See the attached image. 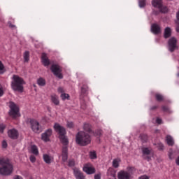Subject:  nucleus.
<instances>
[{
  "mask_svg": "<svg viewBox=\"0 0 179 179\" xmlns=\"http://www.w3.org/2000/svg\"><path fill=\"white\" fill-rule=\"evenodd\" d=\"M83 171L87 174H94L96 169L90 164H86L83 167Z\"/></svg>",
  "mask_w": 179,
  "mask_h": 179,
  "instance_id": "11",
  "label": "nucleus"
},
{
  "mask_svg": "<svg viewBox=\"0 0 179 179\" xmlns=\"http://www.w3.org/2000/svg\"><path fill=\"white\" fill-rule=\"evenodd\" d=\"M52 135V129H47L44 133L41 135V139L42 141H44V142H49L50 141V136Z\"/></svg>",
  "mask_w": 179,
  "mask_h": 179,
  "instance_id": "10",
  "label": "nucleus"
},
{
  "mask_svg": "<svg viewBox=\"0 0 179 179\" xmlns=\"http://www.w3.org/2000/svg\"><path fill=\"white\" fill-rule=\"evenodd\" d=\"M57 91L59 92V93H64V89L61 87L58 88Z\"/></svg>",
  "mask_w": 179,
  "mask_h": 179,
  "instance_id": "44",
  "label": "nucleus"
},
{
  "mask_svg": "<svg viewBox=\"0 0 179 179\" xmlns=\"http://www.w3.org/2000/svg\"><path fill=\"white\" fill-rule=\"evenodd\" d=\"M169 156V159L171 160H173V157H171V156H173V153H170Z\"/></svg>",
  "mask_w": 179,
  "mask_h": 179,
  "instance_id": "52",
  "label": "nucleus"
},
{
  "mask_svg": "<svg viewBox=\"0 0 179 179\" xmlns=\"http://www.w3.org/2000/svg\"><path fill=\"white\" fill-rule=\"evenodd\" d=\"M8 138L10 139L16 140L19 138V131L16 129H9L7 132Z\"/></svg>",
  "mask_w": 179,
  "mask_h": 179,
  "instance_id": "9",
  "label": "nucleus"
},
{
  "mask_svg": "<svg viewBox=\"0 0 179 179\" xmlns=\"http://www.w3.org/2000/svg\"><path fill=\"white\" fill-rule=\"evenodd\" d=\"M81 90H82L83 93H85L86 92V90H85V89L83 87L81 88Z\"/></svg>",
  "mask_w": 179,
  "mask_h": 179,
  "instance_id": "53",
  "label": "nucleus"
},
{
  "mask_svg": "<svg viewBox=\"0 0 179 179\" xmlns=\"http://www.w3.org/2000/svg\"><path fill=\"white\" fill-rule=\"evenodd\" d=\"M23 85H26V82L23 78H20L17 75H13V81L11 82V87L14 92H19L23 93L24 87Z\"/></svg>",
  "mask_w": 179,
  "mask_h": 179,
  "instance_id": "2",
  "label": "nucleus"
},
{
  "mask_svg": "<svg viewBox=\"0 0 179 179\" xmlns=\"http://www.w3.org/2000/svg\"><path fill=\"white\" fill-rule=\"evenodd\" d=\"M74 176L76 179H86L85 178L83 173H82V172L78 169L74 170Z\"/></svg>",
  "mask_w": 179,
  "mask_h": 179,
  "instance_id": "18",
  "label": "nucleus"
},
{
  "mask_svg": "<svg viewBox=\"0 0 179 179\" xmlns=\"http://www.w3.org/2000/svg\"><path fill=\"white\" fill-rule=\"evenodd\" d=\"M101 174L97 173L94 175V179H101Z\"/></svg>",
  "mask_w": 179,
  "mask_h": 179,
  "instance_id": "40",
  "label": "nucleus"
},
{
  "mask_svg": "<svg viewBox=\"0 0 179 179\" xmlns=\"http://www.w3.org/2000/svg\"><path fill=\"white\" fill-rule=\"evenodd\" d=\"M164 38H169V37H171V29L170 27H166L164 29Z\"/></svg>",
  "mask_w": 179,
  "mask_h": 179,
  "instance_id": "19",
  "label": "nucleus"
},
{
  "mask_svg": "<svg viewBox=\"0 0 179 179\" xmlns=\"http://www.w3.org/2000/svg\"><path fill=\"white\" fill-rule=\"evenodd\" d=\"M163 111H167L169 110V108L167 106H162Z\"/></svg>",
  "mask_w": 179,
  "mask_h": 179,
  "instance_id": "48",
  "label": "nucleus"
},
{
  "mask_svg": "<svg viewBox=\"0 0 179 179\" xmlns=\"http://www.w3.org/2000/svg\"><path fill=\"white\" fill-rule=\"evenodd\" d=\"M168 48L170 52H174L176 50H178L177 38H176V37H172L168 41Z\"/></svg>",
  "mask_w": 179,
  "mask_h": 179,
  "instance_id": "6",
  "label": "nucleus"
},
{
  "mask_svg": "<svg viewBox=\"0 0 179 179\" xmlns=\"http://www.w3.org/2000/svg\"><path fill=\"white\" fill-rule=\"evenodd\" d=\"M41 59L42 64H43L44 66H48V65H50V59L47 57V54L43 53Z\"/></svg>",
  "mask_w": 179,
  "mask_h": 179,
  "instance_id": "15",
  "label": "nucleus"
},
{
  "mask_svg": "<svg viewBox=\"0 0 179 179\" xmlns=\"http://www.w3.org/2000/svg\"><path fill=\"white\" fill-rule=\"evenodd\" d=\"M67 127L68 128H72L73 127V122H67Z\"/></svg>",
  "mask_w": 179,
  "mask_h": 179,
  "instance_id": "37",
  "label": "nucleus"
},
{
  "mask_svg": "<svg viewBox=\"0 0 179 179\" xmlns=\"http://www.w3.org/2000/svg\"><path fill=\"white\" fill-rule=\"evenodd\" d=\"M138 5L140 8H145L146 6V0H140L138 1Z\"/></svg>",
  "mask_w": 179,
  "mask_h": 179,
  "instance_id": "32",
  "label": "nucleus"
},
{
  "mask_svg": "<svg viewBox=\"0 0 179 179\" xmlns=\"http://www.w3.org/2000/svg\"><path fill=\"white\" fill-rule=\"evenodd\" d=\"M152 5L154 8H162V5H163V1L162 0H152Z\"/></svg>",
  "mask_w": 179,
  "mask_h": 179,
  "instance_id": "17",
  "label": "nucleus"
},
{
  "mask_svg": "<svg viewBox=\"0 0 179 179\" xmlns=\"http://www.w3.org/2000/svg\"><path fill=\"white\" fill-rule=\"evenodd\" d=\"M51 101L53 102L55 106H59V100L56 94L51 95Z\"/></svg>",
  "mask_w": 179,
  "mask_h": 179,
  "instance_id": "20",
  "label": "nucleus"
},
{
  "mask_svg": "<svg viewBox=\"0 0 179 179\" xmlns=\"http://www.w3.org/2000/svg\"><path fill=\"white\" fill-rule=\"evenodd\" d=\"M151 31L154 34H160L162 33V29L160 28V26L157 24H152L151 25Z\"/></svg>",
  "mask_w": 179,
  "mask_h": 179,
  "instance_id": "13",
  "label": "nucleus"
},
{
  "mask_svg": "<svg viewBox=\"0 0 179 179\" xmlns=\"http://www.w3.org/2000/svg\"><path fill=\"white\" fill-rule=\"evenodd\" d=\"M14 179H23L22 178V177L19 176H15V177L14 178Z\"/></svg>",
  "mask_w": 179,
  "mask_h": 179,
  "instance_id": "50",
  "label": "nucleus"
},
{
  "mask_svg": "<svg viewBox=\"0 0 179 179\" xmlns=\"http://www.w3.org/2000/svg\"><path fill=\"white\" fill-rule=\"evenodd\" d=\"M50 71H52L55 76H57V78H59V79H62L63 76L61 73V72H62V70L61 69L59 65L52 64L50 67Z\"/></svg>",
  "mask_w": 179,
  "mask_h": 179,
  "instance_id": "7",
  "label": "nucleus"
},
{
  "mask_svg": "<svg viewBox=\"0 0 179 179\" xmlns=\"http://www.w3.org/2000/svg\"><path fill=\"white\" fill-rule=\"evenodd\" d=\"M178 76H179V73H178Z\"/></svg>",
  "mask_w": 179,
  "mask_h": 179,
  "instance_id": "55",
  "label": "nucleus"
},
{
  "mask_svg": "<svg viewBox=\"0 0 179 179\" xmlns=\"http://www.w3.org/2000/svg\"><path fill=\"white\" fill-rule=\"evenodd\" d=\"M27 122H29L31 125V128L34 132L38 134V132H41V129H40V123L35 120L29 119Z\"/></svg>",
  "mask_w": 179,
  "mask_h": 179,
  "instance_id": "8",
  "label": "nucleus"
},
{
  "mask_svg": "<svg viewBox=\"0 0 179 179\" xmlns=\"http://www.w3.org/2000/svg\"><path fill=\"white\" fill-rule=\"evenodd\" d=\"M30 162H31V163H35L36 162V157H34V155H31L30 157Z\"/></svg>",
  "mask_w": 179,
  "mask_h": 179,
  "instance_id": "36",
  "label": "nucleus"
},
{
  "mask_svg": "<svg viewBox=\"0 0 179 179\" xmlns=\"http://www.w3.org/2000/svg\"><path fill=\"white\" fill-rule=\"evenodd\" d=\"M83 129L85 130L86 132H88V135H94V132L92 131V126L89 123H85Z\"/></svg>",
  "mask_w": 179,
  "mask_h": 179,
  "instance_id": "16",
  "label": "nucleus"
},
{
  "mask_svg": "<svg viewBox=\"0 0 179 179\" xmlns=\"http://www.w3.org/2000/svg\"><path fill=\"white\" fill-rule=\"evenodd\" d=\"M3 73H5V66L2 62L0 61V75H3Z\"/></svg>",
  "mask_w": 179,
  "mask_h": 179,
  "instance_id": "31",
  "label": "nucleus"
},
{
  "mask_svg": "<svg viewBox=\"0 0 179 179\" xmlns=\"http://www.w3.org/2000/svg\"><path fill=\"white\" fill-rule=\"evenodd\" d=\"M38 86H45V80L43 78H40L37 80Z\"/></svg>",
  "mask_w": 179,
  "mask_h": 179,
  "instance_id": "26",
  "label": "nucleus"
},
{
  "mask_svg": "<svg viewBox=\"0 0 179 179\" xmlns=\"http://www.w3.org/2000/svg\"><path fill=\"white\" fill-rule=\"evenodd\" d=\"M8 146V143H6V141H3L2 142V147L5 149Z\"/></svg>",
  "mask_w": 179,
  "mask_h": 179,
  "instance_id": "39",
  "label": "nucleus"
},
{
  "mask_svg": "<svg viewBox=\"0 0 179 179\" xmlns=\"http://www.w3.org/2000/svg\"><path fill=\"white\" fill-rule=\"evenodd\" d=\"M156 99L158 101H162L163 100V96L158 94L156 95Z\"/></svg>",
  "mask_w": 179,
  "mask_h": 179,
  "instance_id": "35",
  "label": "nucleus"
},
{
  "mask_svg": "<svg viewBox=\"0 0 179 179\" xmlns=\"http://www.w3.org/2000/svg\"><path fill=\"white\" fill-rule=\"evenodd\" d=\"M10 110L8 114L10 117H12L13 120L20 117V110L19 109V106H17L15 102H10Z\"/></svg>",
  "mask_w": 179,
  "mask_h": 179,
  "instance_id": "5",
  "label": "nucleus"
},
{
  "mask_svg": "<svg viewBox=\"0 0 179 179\" xmlns=\"http://www.w3.org/2000/svg\"><path fill=\"white\" fill-rule=\"evenodd\" d=\"M90 157L92 159H97V154L96 153V151H90Z\"/></svg>",
  "mask_w": 179,
  "mask_h": 179,
  "instance_id": "29",
  "label": "nucleus"
},
{
  "mask_svg": "<svg viewBox=\"0 0 179 179\" xmlns=\"http://www.w3.org/2000/svg\"><path fill=\"white\" fill-rule=\"evenodd\" d=\"M69 166L70 167H72V166H75V161H73V160L69 161Z\"/></svg>",
  "mask_w": 179,
  "mask_h": 179,
  "instance_id": "38",
  "label": "nucleus"
},
{
  "mask_svg": "<svg viewBox=\"0 0 179 179\" xmlns=\"http://www.w3.org/2000/svg\"><path fill=\"white\" fill-rule=\"evenodd\" d=\"M43 160L47 164H51V157L47 154L43 155Z\"/></svg>",
  "mask_w": 179,
  "mask_h": 179,
  "instance_id": "24",
  "label": "nucleus"
},
{
  "mask_svg": "<svg viewBox=\"0 0 179 179\" xmlns=\"http://www.w3.org/2000/svg\"><path fill=\"white\" fill-rule=\"evenodd\" d=\"M76 142L80 146H86L92 142L90 134L85 131H79L76 135Z\"/></svg>",
  "mask_w": 179,
  "mask_h": 179,
  "instance_id": "3",
  "label": "nucleus"
},
{
  "mask_svg": "<svg viewBox=\"0 0 179 179\" xmlns=\"http://www.w3.org/2000/svg\"><path fill=\"white\" fill-rule=\"evenodd\" d=\"M178 26L176 27V31L177 33H179V24H176Z\"/></svg>",
  "mask_w": 179,
  "mask_h": 179,
  "instance_id": "51",
  "label": "nucleus"
},
{
  "mask_svg": "<svg viewBox=\"0 0 179 179\" xmlns=\"http://www.w3.org/2000/svg\"><path fill=\"white\" fill-rule=\"evenodd\" d=\"M31 150L33 155H36V156L38 155V149L37 148V146L36 145H33L31 146Z\"/></svg>",
  "mask_w": 179,
  "mask_h": 179,
  "instance_id": "23",
  "label": "nucleus"
},
{
  "mask_svg": "<svg viewBox=\"0 0 179 179\" xmlns=\"http://www.w3.org/2000/svg\"><path fill=\"white\" fill-rule=\"evenodd\" d=\"M169 1H171V0H169Z\"/></svg>",
  "mask_w": 179,
  "mask_h": 179,
  "instance_id": "56",
  "label": "nucleus"
},
{
  "mask_svg": "<svg viewBox=\"0 0 179 179\" xmlns=\"http://www.w3.org/2000/svg\"><path fill=\"white\" fill-rule=\"evenodd\" d=\"M62 162L65 163L66 160H68V147L67 146H63L62 148Z\"/></svg>",
  "mask_w": 179,
  "mask_h": 179,
  "instance_id": "14",
  "label": "nucleus"
},
{
  "mask_svg": "<svg viewBox=\"0 0 179 179\" xmlns=\"http://www.w3.org/2000/svg\"><path fill=\"white\" fill-rule=\"evenodd\" d=\"M156 122L157 124H162V119L157 117L156 120Z\"/></svg>",
  "mask_w": 179,
  "mask_h": 179,
  "instance_id": "45",
  "label": "nucleus"
},
{
  "mask_svg": "<svg viewBox=\"0 0 179 179\" xmlns=\"http://www.w3.org/2000/svg\"><path fill=\"white\" fill-rule=\"evenodd\" d=\"M159 9L162 13H167V12H169V8H167V6H163V4L161 6V8H159Z\"/></svg>",
  "mask_w": 179,
  "mask_h": 179,
  "instance_id": "27",
  "label": "nucleus"
},
{
  "mask_svg": "<svg viewBox=\"0 0 179 179\" xmlns=\"http://www.w3.org/2000/svg\"><path fill=\"white\" fill-rule=\"evenodd\" d=\"M127 170V173L130 175V177L131 174H134V173L136 171V169L134 166H128Z\"/></svg>",
  "mask_w": 179,
  "mask_h": 179,
  "instance_id": "25",
  "label": "nucleus"
},
{
  "mask_svg": "<svg viewBox=\"0 0 179 179\" xmlns=\"http://www.w3.org/2000/svg\"><path fill=\"white\" fill-rule=\"evenodd\" d=\"M144 159H145V160H148L149 162V160H150V157H149L148 155H143Z\"/></svg>",
  "mask_w": 179,
  "mask_h": 179,
  "instance_id": "47",
  "label": "nucleus"
},
{
  "mask_svg": "<svg viewBox=\"0 0 179 179\" xmlns=\"http://www.w3.org/2000/svg\"><path fill=\"white\" fill-rule=\"evenodd\" d=\"M158 146H159V150H163V149H164V145H163V144L159 143V144H158Z\"/></svg>",
  "mask_w": 179,
  "mask_h": 179,
  "instance_id": "43",
  "label": "nucleus"
},
{
  "mask_svg": "<svg viewBox=\"0 0 179 179\" xmlns=\"http://www.w3.org/2000/svg\"><path fill=\"white\" fill-rule=\"evenodd\" d=\"M5 128H6V125H5L3 123H0V134H3Z\"/></svg>",
  "mask_w": 179,
  "mask_h": 179,
  "instance_id": "34",
  "label": "nucleus"
},
{
  "mask_svg": "<svg viewBox=\"0 0 179 179\" xmlns=\"http://www.w3.org/2000/svg\"><path fill=\"white\" fill-rule=\"evenodd\" d=\"M143 155V156L149 155H150V150L148 148H144L142 149Z\"/></svg>",
  "mask_w": 179,
  "mask_h": 179,
  "instance_id": "28",
  "label": "nucleus"
},
{
  "mask_svg": "<svg viewBox=\"0 0 179 179\" xmlns=\"http://www.w3.org/2000/svg\"><path fill=\"white\" fill-rule=\"evenodd\" d=\"M29 60H30V52L27 50L24 52V62H29Z\"/></svg>",
  "mask_w": 179,
  "mask_h": 179,
  "instance_id": "21",
  "label": "nucleus"
},
{
  "mask_svg": "<svg viewBox=\"0 0 179 179\" xmlns=\"http://www.w3.org/2000/svg\"><path fill=\"white\" fill-rule=\"evenodd\" d=\"M0 174L1 176H10L13 173V165L8 159L0 157Z\"/></svg>",
  "mask_w": 179,
  "mask_h": 179,
  "instance_id": "1",
  "label": "nucleus"
},
{
  "mask_svg": "<svg viewBox=\"0 0 179 179\" xmlns=\"http://www.w3.org/2000/svg\"><path fill=\"white\" fill-rule=\"evenodd\" d=\"M8 26L9 27H10L11 29H14V27H15V25L12 24V22H8Z\"/></svg>",
  "mask_w": 179,
  "mask_h": 179,
  "instance_id": "46",
  "label": "nucleus"
},
{
  "mask_svg": "<svg viewBox=\"0 0 179 179\" xmlns=\"http://www.w3.org/2000/svg\"><path fill=\"white\" fill-rule=\"evenodd\" d=\"M118 179H131V175L128 173V171H120L117 173Z\"/></svg>",
  "mask_w": 179,
  "mask_h": 179,
  "instance_id": "12",
  "label": "nucleus"
},
{
  "mask_svg": "<svg viewBox=\"0 0 179 179\" xmlns=\"http://www.w3.org/2000/svg\"><path fill=\"white\" fill-rule=\"evenodd\" d=\"M138 179H149V176L146 175L141 176V177L138 178Z\"/></svg>",
  "mask_w": 179,
  "mask_h": 179,
  "instance_id": "42",
  "label": "nucleus"
},
{
  "mask_svg": "<svg viewBox=\"0 0 179 179\" xmlns=\"http://www.w3.org/2000/svg\"><path fill=\"white\" fill-rule=\"evenodd\" d=\"M157 107L156 106H154L152 108H151V110H155Z\"/></svg>",
  "mask_w": 179,
  "mask_h": 179,
  "instance_id": "54",
  "label": "nucleus"
},
{
  "mask_svg": "<svg viewBox=\"0 0 179 179\" xmlns=\"http://www.w3.org/2000/svg\"><path fill=\"white\" fill-rule=\"evenodd\" d=\"M176 163L178 166H179V156L178 157L176 161Z\"/></svg>",
  "mask_w": 179,
  "mask_h": 179,
  "instance_id": "49",
  "label": "nucleus"
},
{
  "mask_svg": "<svg viewBox=\"0 0 179 179\" xmlns=\"http://www.w3.org/2000/svg\"><path fill=\"white\" fill-rule=\"evenodd\" d=\"M166 142L169 146H173V145H174V140H173V137H171V136H166Z\"/></svg>",
  "mask_w": 179,
  "mask_h": 179,
  "instance_id": "22",
  "label": "nucleus"
},
{
  "mask_svg": "<svg viewBox=\"0 0 179 179\" xmlns=\"http://www.w3.org/2000/svg\"><path fill=\"white\" fill-rule=\"evenodd\" d=\"M113 166L115 169H118V167H120V162H118V159H113Z\"/></svg>",
  "mask_w": 179,
  "mask_h": 179,
  "instance_id": "30",
  "label": "nucleus"
},
{
  "mask_svg": "<svg viewBox=\"0 0 179 179\" xmlns=\"http://www.w3.org/2000/svg\"><path fill=\"white\" fill-rule=\"evenodd\" d=\"M54 128L56 132H59V139L62 143L64 145V146L68 145L69 141H68V138H66V136H65V134H66V130H65V128L61 127V125H59V124L57 123L55 124Z\"/></svg>",
  "mask_w": 179,
  "mask_h": 179,
  "instance_id": "4",
  "label": "nucleus"
},
{
  "mask_svg": "<svg viewBox=\"0 0 179 179\" xmlns=\"http://www.w3.org/2000/svg\"><path fill=\"white\" fill-rule=\"evenodd\" d=\"M60 97H61L62 100H66V99H69V94L63 93L61 94Z\"/></svg>",
  "mask_w": 179,
  "mask_h": 179,
  "instance_id": "33",
  "label": "nucleus"
},
{
  "mask_svg": "<svg viewBox=\"0 0 179 179\" xmlns=\"http://www.w3.org/2000/svg\"><path fill=\"white\" fill-rule=\"evenodd\" d=\"M3 96V90H2V85H0V97Z\"/></svg>",
  "mask_w": 179,
  "mask_h": 179,
  "instance_id": "41",
  "label": "nucleus"
}]
</instances>
